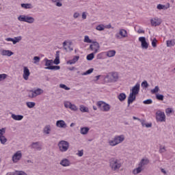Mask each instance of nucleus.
<instances>
[{"instance_id":"obj_1","label":"nucleus","mask_w":175,"mask_h":175,"mask_svg":"<svg viewBox=\"0 0 175 175\" xmlns=\"http://www.w3.org/2000/svg\"><path fill=\"white\" fill-rule=\"evenodd\" d=\"M109 166L113 172H116V170H119L121 167V163L118 162L117 159L111 158L109 160Z\"/></svg>"},{"instance_id":"obj_2","label":"nucleus","mask_w":175,"mask_h":175,"mask_svg":"<svg viewBox=\"0 0 175 175\" xmlns=\"http://www.w3.org/2000/svg\"><path fill=\"white\" fill-rule=\"evenodd\" d=\"M125 140V137L124 135H116L113 140H111L109 142V145H111L112 147L114 146H117V144H120V143H122Z\"/></svg>"},{"instance_id":"obj_3","label":"nucleus","mask_w":175,"mask_h":175,"mask_svg":"<svg viewBox=\"0 0 175 175\" xmlns=\"http://www.w3.org/2000/svg\"><path fill=\"white\" fill-rule=\"evenodd\" d=\"M57 146L61 152H66L69 150V142L65 140L59 141Z\"/></svg>"},{"instance_id":"obj_4","label":"nucleus","mask_w":175,"mask_h":175,"mask_svg":"<svg viewBox=\"0 0 175 175\" xmlns=\"http://www.w3.org/2000/svg\"><path fill=\"white\" fill-rule=\"evenodd\" d=\"M96 106L101 111H109L110 105L106 103L105 101H98L96 103Z\"/></svg>"},{"instance_id":"obj_5","label":"nucleus","mask_w":175,"mask_h":175,"mask_svg":"<svg viewBox=\"0 0 175 175\" xmlns=\"http://www.w3.org/2000/svg\"><path fill=\"white\" fill-rule=\"evenodd\" d=\"M156 120L157 122H166V115L162 111L156 112Z\"/></svg>"},{"instance_id":"obj_6","label":"nucleus","mask_w":175,"mask_h":175,"mask_svg":"<svg viewBox=\"0 0 175 175\" xmlns=\"http://www.w3.org/2000/svg\"><path fill=\"white\" fill-rule=\"evenodd\" d=\"M100 49V45H99V42H92L90 45V50L94 51L93 53H96L99 52V49Z\"/></svg>"},{"instance_id":"obj_7","label":"nucleus","mask_w":175,"mask_h":175,"mask_svg":"<svg viewBox=\"0 0 175 175\" xmlns=\"http://www.w3.org/2000/svg\"><path fill=\"white\" fill-rule=\"evenodd\" d=\"M116 39H122V38H127L128 37V31L124 29H120L119 30V33L116 34Z\"/></svg>"},{"instance_id":"obj_8","label":"nucleus","mask_w":175,"mask_h":175,"mask_svg":"<svg viewBox=\"0 0 175 175\" xmlns=\"http://www.w3.org/2000/svg\"><path fill=\"white\" fill-rule=\"evenodd\" d=\"M23 158V153H21V150H18L16 153L12 156V161L14 163H17L18 161H20Z\"/></svg>"},{"instance_id":"obj_9","label":"nucleus","mask_w":175,"mask_h":175,"mask_svg":"<svg viewBox=\"0 0 175 175\" xmlns=\"http://www.w3.org/2000/svg\"><path fill=\"white\" fill-rule=\"evenodd\" d=\"M139 42H141V47L144 50H147L148 49V42L146 40V37H139Z\"/></svg>"},{"instance_id":"obj_10","label":"nucleus","mask_w":175,"mask_h":175,"mask_svg":"<svg viewBox=\"0 0 175 175\" xmlns=\"http://www.w3.org/2000/svg\"><path fill=\"white\" fill-rule=\"evenodd\" d=\"M29 147L33 150H37V151H40L42 150V145L40 142H32Z\"/></svg>"},{"instance_id":"obj_11","label":"nucleus","mask_w":175,"mask_h":175,"mask_svg":"<svg viewBox=\"0 0 175 175\" xmlns=\"http://www.w3.org/2000/svg\"><path fill=\"white\" fill-rule=\"evenodd\" d=\"M31 75V72H29V69L27 66L23 67V77L25 80H28L29 78V76Z\"/></svg>"},{"instance_id":"obj_12","label":"nucleus","mask_w":175,"mask_h":175,"mask_svg":"<svg viewBox=\"0 0 175 175\" xmlns=\"http://www.w3.org/2000/svg\"><path fill=\"white\" fill-rule=\"evenodd\" d=\"M23 38L21 36L14 37V38H5V40L7 42H12L13 44H16V43H18Z\"/></svg>"},{"instance_id":"obj_13","label":"nucleus","mask_w":175,"mask_h":175,"mask_svg":"<svg viewBox=\"0 0 175 175\" xmlns=\"http://www.w3.org/2000/svg\"><path fill=\"white\" fill-rule=\"evenodd\" d=\"M131 91V94H133V95H137L140 91V83H136V85L133 87Z\"/></svg>"},{"instance_id":"obj_14","label":"nucleus","mask_w":175,"mask_h":175,"mask_svg":"<svg viewBox=\"0 0 175 175\" xmlns=\"http://www.w3.org/2000/svg\"><path fill=\"white\" fill-rule=\"evenodd\" d=\"M56 126H57V128L65 129L68 126V125L66 124L64 120H60L56 122Z\"/></svg>"},{"instance_id":"obj_15","label":"nucleus","mask_w":175,"mask_h":175,"mask_svg":"<svg viewBox=\"0 0 175 175\" xmlns=\"http://www.w3.org/2000/svg\"><path fill=\"white\" fill-rule=\"evenodd\" d=\"M134 100H136V95L132 93H130L128 97V101H127L128 107L131 105V103H133Z\"/></svg>"},{"instance_id":"obj_16","label":"nucleus","mask_w":175,"mask_h":175,"mask_svg":"<svg viewBox=\"0 0 175 175\" xmlns=\"http://www.w3.org/2000/svg\"><path fill=\"white\" fill-rule=\"evenodd\" d=\"M170 8V3H167L166 5L159 4L157 5V9L159 10H167Z\"/></svg>"},{"instance_id":"obj_17","label":"nucleus","mask_w":175,"mask_h":175,"mask_svg":"<svg viewBox=\"0 0 175 175\" xmlns=\"http://www.w3.org/2000/svg\"><path fill=\"white\" fill-rule=\"evenodd\" d=\"M60 165H62V166H64V167H66L68 166H70V161L68 159H63L60 161Z\"/></svg>"},{"instance_id":"obj_18","label":"nucleus","mask_w":175,"mask_h":175,"mask_svg":"<svg viewBox=\"0 0 175 175\" xmlns=\"http://www.w3.org/2000/svg\"><path fill=\"white\" fill-rule=\"evenodd\" d=\"M79 59H80V56H75L72 59L68 60L67 64L68 65H74V64H76Z\"/></svg>"},{"instance_id":"obj_19","label":"nucleus","mask_w":175,"mask_h":175,"mask_svg":"<svg viewBox=\"0 0 175 175\" xmlns=\"http://www.w3.org/2000/svg\"><path fill=\"white\" fill-rule=\"evenodd\" d=\"M11 117L15 121H21V120L24 118V116L23 115H16L14 113H12Z\"/></svg>"},{"instance_id":"obj_20","label":"nucleus","mask_w":175,"mask_h":175,"mask_svg":"<svg viewBox=\"0 0 175 175\" xmlns=\"http://www.w3.org/2000/svg\"><path fill=\"white\" fill-rule=\"evenodd\" d=\"M51 132V126H50V124L45 126L43 129V133L44 135H50Z\"/></svg>"},{"instance_id":"obj_21","label":"nucleus","mask_w":175,"mask_h":175,"mask_svg":"<svg viewBox=\"0 0 175 175\" xmlns=\"http://www.w3.org/2000/svg\"><path fill=\"white\" fill-rule=\"evenodd\" d=\"M44 62H45V66H46V68H50L53 66V59H49L47 58H45L44 59Z\"/></svg>"},{"instance_id":"obj_22","label":"nucleus","mask_w":175,"mask_h":175,"mask_svg":"<svg viewBox=\"0 0 175 175\" xmlns=\"http://www.w3.org/2000/svg\"><path fill=\"white\" fill-rule=\"evenodd\" d=\"M14 53L9 50H3L1 52V55H7V57H12Z\"/></svg>"},{"instance_id":"obj_23","label":"nucleus","mask_w":175,"mask_h":175,"mask_svg":"<svg viewBox=\"0 0 175 175\" xmlns=\"http://www.w3.org/2000/svg\"><path fill=\"white\" fill-rule=\"evenodd\" d=\"M111 80L113 83H116L118 80V73L117 72H112L111 76Z\"/></svg>"},{"instance_id":"obj_24","label":"nucleus","mask_w":175,"mask_h":175,"mask_svg":"<svg viewBox=\"0 0 175 175\" xmlns=\"http://www.w3.org/2000/svg\"><path fill=\"white\" fill-rule=\"evenodd\" d=\"M59 51H57L56 52V56L53 61V64H55V65H59Z\"/></svg>"},{"instance_id":"obj_25","label":"nucleus","mask_w":175,"mask_h":175,"mask_svg":"<svg viewBox=\"0 0 175 175\" xmlns=\"http://www.w3.org/2000/svg\"><path fill=\"white\" fill-rule=\"evenodd\" d=\"M107 57L109 58H111V57H114L116 55V51L115 50H110L106 52Z\"/></svg>"},{"instance_id":"obj_26","label":"nucleus","mask_w":175,"mask_h":175,"mask_svg":"<svg viewBox=\"0 0 175 175\" xmlns=\"http://www.w3.org/2000/svg\"><path fill=\"white\" fill-rule=\"evenodd\" d=\"M90 131V128L88 127H82L81 128L80 133L81 135H87Z\"/></svg>"},{"instance_id":"obj_27","label":"nucleus","mask_w":175,"mask_h":175,"mask_svg":"<svg viewBox=\"0 0 175 175\" xmlns=\"http://www.w3.org/2000/svg\"><path fill=\"white\" fill-rule=\"evenodd\" d=\"M44 69H48L49 70H59V69H61V66H52L51 67H45Z\"/></svg>"},{"instance_id":"obj_28","label":"nucleus","mask_w":175,"mask_h":175,"mask_svg":"<svg viewBox=\"0 0 175 175\" xmlns=\"http://www.w3.org/2000/svg\"><path fill=\"white\" fill-rule=\"evenodd\" d=\"M118 98L120 102H124V100L126 99V94H125V93H120Z\"/></svg>"},{"instance_id":"obj_29","label":"nucleus","mask_w":175,"mask_h":175,"mask_svg":"<svg viewBox=\"0 0 175 175\" xmlns=\"http://www.w3.org/2000/svg\"><path fill=\"white\" fill-rule=\"evenodd\" d=\"M142 167H142L139 165L138 167H137L136 169L133 170V174L136 175V174H139V173H141L142 170H143V168H142Z\"/></svg>"},{"instance_id":"obj_30","label":"nucleus","mask_w":175,"mask_h":175,"mask_svg":"<svg viewBox=\"0 0 175 175\" xmlns=\"http://www.w3.org/2000/svg\"><path fill=\"white\" fill-rule=\"evenodd\" d=\"M26 23H28V24H33V23H35V18L27 16Z\"/></svg>"},{"instance_id":"obj_31","label":"nucleus","mask_w":175,"mask_h":175,"mask_svg":"<svg viewBox=\"0 0 175 175\" xmlns=\"http://www.w3.org/2000/svg\"><path fill=\"white\" fill-rule=\"evenodd\" d=\"M79 110L82 113H88V111H90V109H88V107H87L84 105H80L79 106Z\"/></svg>"},{"instance_id":"obj_32","label":"nucleus","mask_w":175,"mask_h":175,"mask_svg":"<svg viewBox=\"0 0 175 175\" xmlns=\"http://www.w3.org/2000/svg\"><path fill=\"white\" fill-rule=\"evenodd\" d=\"M33 92H34L36 96H38V95H42V94L44 92L43 90L40 88H37L36 90H33Z\"/></svg>"},{"instance_id":"obj_33","label":"nucleus","mask_w":175,"mask_h":175,"mask_svg":"<svg viewBox=\"0 0 175 175\" xmlns=\"http://www.w3.org/2000/svg\"><path fill=\"white\" fill-rule=\"evenodd\" d=\"M162 23V19L159 18H154V26L157 27L158 25H161V23Z\"/></svg>"},{"instance_id":"obj_34","label":"nucleus","mask_w":175,"mask_h":175,"mask_svg":"<svg viewBox=\"0 0 175 175\" xmlns=\"http://www.w3.org/2000/svg\"><path fill=\"white\" fill-rule=\"evenodd\" d=\"M62 1L64 0H53L52 2L55 3V6H57V8H61V6H62Z\"/></svg>"},{"instance_id":"obj_35","label":"nucleus","mask_w":175,"mask_h":175,"mask_svg":"<svg viewBox=\"0 0 175 175\" xmlns=\"http://www.w3.org/2000/svg\"><path fill=\"white\" fill-rule=\"evenodd\" d=\"M167 47H173L175 46V40H167Z\"/></svg>"},{"instance_id":"obj_36","label":"nucleus","mask_w":175,"mask_h":175,"mask_svg":"<svg viewBox=\"0 0 175 175\" xmlns=\"http://www.w3.org/2000/svg\"><path fill=\"white\" fill-rule=\"evenodd\" d=\"M155 95V98L157 100H163V99H165V96H163V94H161L159 93H157Z\"/></svg>"},{"instance_id":"obj_37","label":"nucleus","mask_w":175,"mask_h":175,"mask_svg":"<svg viewBox=\"0 0 175 175\" xmlns=\"http://www.w3.org/2000/svg\"><path fill=\"white\" fill-rule=\"evenodd\" d=\"M148 159H142L140 161V163H139V165L143 167V166H145V165H148Z\"/></svg>"},{"instance_id":"obj_38","label":"nucleus","mask_w":175,"mask_h":175,"mask_svg":"<svg viewBox=\"0 0 175 175\" xmlns=\"http://www.w3.org/2000/svg\"><path fill=\"white\" fill-rule=\"evenodd\" d=\"M21 8H23L24 9H32L33 6H32V4L31 3H22Z\"/></svg>"},{"instance_id":"obj_39","label":"nucleus","mask_w":175,"mask_h":175,"mask_svg":"<svg viewBox=\"0 0 175 175\" xmlns=\"http://www.w3.org/2000/svg\"><path fill=\"white\" fill-rule=\"evenodd\" d=\"M95 54L94 52L90 53L89 55H87L86 59L88 61H92L93 58H95Z\"/></svg>"},{"instance_id":"obj_40","label":"nucleus","mask_w":175,"mask_h":175,"mask_svg":"<svg viewBox=\"0 0 175 175\" xmlns=\"http://www.w3.org/2000/svg\"><path fill=\"white\" fill-rule=\"evenodd\" d=\"M36 103L35 102H27L26 105L29 109H33L35 107Z\"/></svg>"},{"instance_id":"obj_41","label":"nucleus","mask_w":175,"mask_h":175,"mask_svg":"<svg viewBox=\"0 0 175 175\" xmlns=\"http://www.w3.org/2000/svg\"><path fill=\"white\" fill-rule=\"evenodd\" d=\"M142 126H146V128H151L152 126V123H146V121H141Z\"/></svg>"},{"instance_id":"obj_42","label":"nucleus","mask_w":175,"mask_h":175,"mask_svg":"<svg viewBox=\"0 0 175 175\" xmlns=\"http://www.w3.org/2000/svg\"><path fill=\"white\" fill-rule=\"evenodd\" d=\"M18 21H22L23 23H26V21H27V16H25V15H20L18 17Z\"/></svg>"},{"instance_id":"obj_43","label":"nucleus","mask_w":175,"mask_h":175,"mask_svg":"<svg viewBox=\"0 0 175 175\" xmlns=\"http://www.w3.org/2000/svg\"><path fill=\"white\" fill-rule=\"evenodd\" d=\"M0 142L1 144H5L6 142H8V139H6V137L5 135L0 136Z\"/></svg>"},{"instance_id":"obj_44","label":"nucleus","mask_w":175,"mask_h":175,"mask_svg":"<svg viewBox=\"0 0 175 175\" xmlns=\"http://www.w3.org/2000/svg\"><path fill=\"white\" fill-rule=\"evenodd\" d=\"M92 72H94V68H90V69L88 70L87 71H85V72L82 73L81 75L87 76V75H91V73H92Z\"/></svg>"},{"instance_id":"obj_45","label":"nucleus","mask_w":175,"mask_h":175,"mask_svg":"<svg viewBox=\"0 0 175 175\" xmlns=\"http://www.w3.org/2000/svg\"><path fill=\"white\" fill-rule=\"evenodd\" d=\"M172 113H173V109L172 108H167L165 109V114L168 117H170V114H172Z\"/></svg>"},{"instance_id":"obj_46","label":"nucleus","mask_w":175,"mask_h":175,"mask_svg":"<svg viewBox=\"0 0 175 175\" xmlns=\"http://www.w3.org/2000/svg\"><path fill=\"white\" fill-rule=\"evenodd\" d=\"M159 152L160 154H163V152H166V147L164 146H160Z\"/></svg>"},{"instance_id":"obj_47","label":"nucleus","mask_w":175,"mask_h":175,"mask_svg":"<svg viewBox=\"0 0 175 175\" xmlns=\"http://www.w3.org/2000/svg\"><path fill=\"white\" fill-rule=\"evenodd\" d=\"M83 42L85 43H92V40L90 39V37L88 36H85Z\"/></svg>"},{"instance_id":"obj_48","label":"nucleus","mask_w":175,"mask_h":175,"mask_svg":"<svg viewBox=\"0 0 175 175\" xmlns=\"http://www.w3.org/2000/svg\"><path fill=\"white\" fill-rule=\"evenodd\" d=\"M64 107H66V109H70L72 103H70L69 101H64Z\"/></svg>"},{"instance_id":"obj_49","label":"nucleus","mask_w":175,"mask_h":175,"mask_svg":"<svg viewBox=\"0 0 175 175\" xmlns=\"http://www.w3.org/2000/svg\"><path fill=\"white\" fill-rule=\"evenodd\" d=\"M96 29L97 31H105V25H98L96 27Z\"/></svg>"},{"instance_id":"obj_50","label":"nucleus","mask_w":175,"mask_h":175,"mask_svg":"<svg viewBox=\"0 0 175 175\" xmlns=\"http://www.w3.org/2000/svg\"><path fill=\"white\" fill-rule=\"evenodd\" d=\"M70 109L72 110V111H77V110H79V108H77L75 104H71Z\"/></svg>"},{"instance_id":"obj_51","label":"nucleus","mask_w":175,"mask_h":175,"mask_svg":"<svg viewBox=\"0 0 175 175\" xmlns=\"http://www.w3.org/2000/svg\"><path fill=\"white\" fill-rule=\"evenodd\" d=\"M59 88H63V90H66V91H69V90H70V88H68L66 85L62 83L59 85Z\"/></svg>"},{"instance_id":"obj_52","label":"nucleus","mask_w":175,"mask_h":175,"mask_svg":"<svg viewBox=\"0 0 175 175\" xmlns=\"http://www.w3.org/2000/svg\"><path fill=\"white\" fill-rule=\"evenodd\" d=\"M141 87H142V88H148V83H147V81H144L141 84Z\"/></svg>"},{"instance_id":"obj_53","label":"nucleus","mask_w":175,"mask_h":175,"mask_svg":"<svg viewBox=\"0 0 175 175\" xmlns=\"http://www.w3.org/2000/svg\"><path fill=\"white\" fill-rule=\"evenodd\" d=\"M29 98H36V96L35 95V93L33 90H30L29 93L28 94Z\"/></svg>"},{"instance_id":"obj_54","label":"nucleus","mask_w":175,"mask_h":175,"mask_svg":"<svg viewBox=\"0 0 175 175\" xmlns=\"http://www.w3.org/2000/svg\"><path fill=\"white\" fill-rule=\"evenodd\" d=\"M143 103L144 105H151V103H152V100H151V99L145 100H144Z\"/></svg>"},{"instance_id":"obj_55","label":"nucleus","mask_w":175,"mask_h":175,"mask_svg":"<svg viewBox=\"0 0 175 175\" xmlns=\"http://www.w3.org/2000/svg\"><path fill=\"white\" fill-rule=\"evenodd\" d=\"M159 91H161V90L159 89V86H155L154 88V95L157 94H159Z\"/></svg>"},{"instance_id":"obj_56","label":"nucleus","mask_w":175,"mask_h":175,"mask_svg":"<svg viewBox=\"0 0 175 175\" xmlns=\"http://www.w3.org/2000/svg\"><path fill=\"white\" fill-rule=\"evenodd\" d=\"M8 77V75L6 74H0V81H2V80H5Z\"/></svg>"},{"instance_id":"obj_57","label":"nucleus","mask_w":175,"mask_h":175,"mask_svg":"<svg viewBox=\"0 0 175 175\" xmlns=\"http://www.w3.org/2000/svg\"><path fill=\"white\" fill-rule=\"evenodd\" d=\"M34 64H36L37 62H40V57L39 56H36L33 57Z\"/></svg>"},{"instance_id":"obj_58","label":"nucleus","mask_w":175,"mask_h":175,"mask_svg":"<svg viewBox=\"0 0 175 175\" xmlns=\"http://www.w3.org/2000/svg\"><path fill=\"white\" fill-rule=\"evenodd\" d=\"M5 132H6V129L5 128L0 129V136H3Z\"/></svg>"},{"instance_id":"obj_59","label":"nucleus","mask_w":175,"mask_h":175,"mask_svg":"<svg viewBox=\"0 0 175 175\" xmlns=\"http://www.w3.org/2000/svg\"><path fill=\"white\" fill-rule=\"evenodd\" d=\"M15 175H28L27 174V173L23 172V171H20V172H18L15 174Z\"/></svg>"},{"instance_id":"obj_60","label":"nucleus","mask_w":175,"mask_h":175,"mask_svg":"<svg viewBox=\"0 0 175 175\" xmlns=\"http://www.w3.org/2000/svg\"><path fill=\"white\" fill-rule=\"evenodd\" d=\"M79 16H80V13L75 12V13H74L73 17H74V18H79Z\"/></svg>"},{"instance_id":"obj_61","label":"nucleus","mask_w":175,"mask_h":175,"mask_svg":"<svg viewBox=\"0 0 175 175\" xmlns=\"http://www.w3.org/2000/svg\"><path fill=\"white\" fill-rule=\"evenodd\" d=\"M84 152H83V150H79L78 152V155L79 157H83Z\"/></svg>"},{"instance_id":"obj_62","label":"nucleus","mask_w":175,"mask_h":175,"mask_svg":"<svg viewBox=\"0 0 175 175\" xmlns=\"http://www.w3.org/2000/svg\"><path fill=\"white\" fill-rule=\"evenodd\" d=\"M82 18L83 20H85V18H87V15L85 14V12L82 13Z\"/></svg>"},{"instance_id":"obj_63","label":"nucleus","mask_w":175,"mask_h":175,"mask_svg":"<svg viewBox=\"0 0 175 175\" xmlns=\"http://www.w3.org/2000/svg\"><path fill=\"white\" fill-rule=\"evenodd\" d=\"M65 46H66V41H64L63 42V47H64V50H68V49L66 47H65Z\"/></svg>"},{"instance_id":"obj_64","label":"nucleus","mask_w":175,"mask_h":175,"mask_svg":"<svg viewBox=\"0 0 175 175\" xmlns=\"http://www.w3.org/2000/svg\"><path fill=\"white\" fill-rule=\"evenodd\" d=\"M137 33H144V30H142L139 29H138Z\"/></svg>"}]
</instances>
